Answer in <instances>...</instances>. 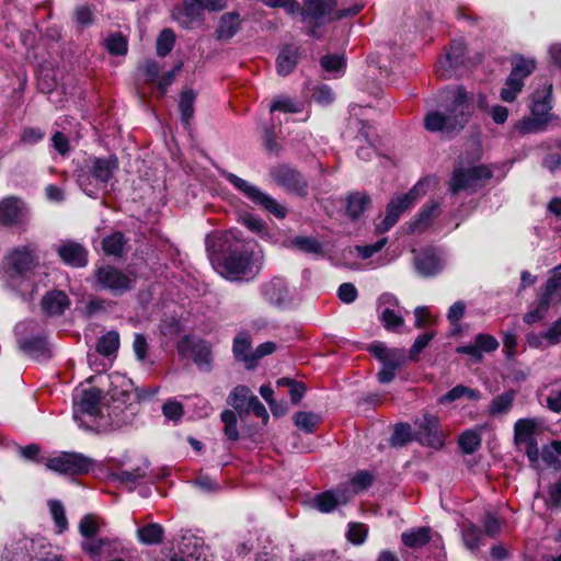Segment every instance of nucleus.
<instances>
[{"instance_id": "12", "label": "nucleus", "mask_w": 561, "mask_h": 561, "mask_svg": "<svg viewBox=\"0 0 561 561\" xmlns=\"http://www.w3.org/2000/svg\"><path fill=\"white\" fill-rule=\"evenodd\" d=\"M48 470L60 474H82L90 470L89 458L76 453H61L60 455L45 460Z\"/></svg>"}, {"instance_id": "2", "label": "nucleus", "mask_w": 561, "mask_h": 561, "mask_svg": "<svg viewBox=\"0 0 561 561\" xmlns=\"http://www.w3.org/2000/svg\"><path fill=\"white\" fill-rule=\"evenodd\" d=\"M1 270L4 285L21 298L23 302L32 301L35 291V248L22 244L10 250L2 260Z\"/></svg>"}, {"instance_id": "44", "label": "nucleus", "mask_w": 561, "mask_h": 561, "mask_svg": "<svg viewBox=\"0 0 561 561\" xmlns=\"http://www.w3.org/2000/svg\"><path fill=\"white\" fill-rule=\"evenodd\" d=\"M481 440L482 438L479 431L467 430L460 434L458 445L465 454L470 455L480 447Z\"/></svg>"}, {"instance_id": "34", "label": "nucleus", "mask_w": 561, "mask_h": 561, "mask_svg": "<svg viewBox=\"0 0 561 561\" xmlns=\"http://www.w3.org/2000/svg\"><path fill=\"white\" fill-rule=\"evenodd\" d=\"M536 422L530 419H519L514 425V440L516 446L535 439Z\"/></svg>"}, {"instance_id": "46", "label": "nucleus", "mask_w": 561, "mask_h": 561, "mask_svg": "<svg viewBox=\"0 0 561 561\" xmlns=\"http://www.w3.org/2000/svg\"><path fill=\"white\" fill-rule=\"evenodd\" d=\"M546 148L549 150V153L542 160V164L553 172L561 165V139L547 142Z\"/></svg>"}, {"instance_id": "47", "label": "nucleus", "mask_w": 561, "mask_h": 561, "mask_svg": "<svg viewBox=\"0 0 561 561\" xmlns=\"http://www.w3.org/2000/svg\"><path fill=\"white\" fill-rule=\"evenodd\" d=\"M369 202V197L365 194L355 193L350 195L346 207L347 215L353 219L358 218L365 211Z\"/></svg>"}, {"instance_id": "30", "label": "nucleus", "mask_w": 561, "mask_h": 561, "mask_svg": "<svg viewBox=\"0 0 561 561\" xmlns=\"http://www.w3.org/2000/svg\"><path fill=\"white\" fill-rule=\"evenodd\" d=\"M105 526V522L93 514H88L80 519L79 533L83 537L82 541H89L92 538L98 537L101 529Z\"/></svg>"}, {"instance_id": "7", "label": "nucleus", "mask_w": 561, "mask_h": 561, "mask_svg": "<svg viewBox=\"0 0 561 561\" xmlns=\"http://www.w3.org/2000/svg\"><path fill=\"white\" fill-rule=\"evenodd\" d=\"M102 392L98 388L77 389L73 394V417L80 426L85 424L84 417L94 420L101 412Z\"/></svg>"}, {"instance_id": "61", "label": "nucleus", "mask_w": 561, "mask_h": 561, "mask_svg": "<svg viewBox=\"0 0 561 561\" xmlns=\"http://www.w3.org/2000/svg\"><path fill=\"white\" fill-rule=\"evenodd\" d=\"M322 68L330 73L343 71L345 61L341 55H325L320 59Z\"/></svg>"}, {"instance_id": "20", "label": "nucleus", "mask_w": 561, "mask_h": 561, "mask_svg": "<svg viewBox=\"0 0 561 561\" xmlns=\"http://www.w3.org/2000/svg\"><path fill=\"white\" fill-rule=\"evenodd\" d=\"M348 491H343L341 485L336 489L324 491L314 497L316 507L322 513H330L337 505L348 502Z\"/></svg>"}, {"instance_id": "1", "label": "nucleus", "mask_w": 561, "mask_h": 561, "mask_svg": "<svg viewBox=\"0 0 561 561\" xmlns=\"http://www.w3.org/2000/svg\"><path fill=\"white\" fill-rule=\"evenodd\" d=\"M222 257L219 272L230 280L252 279L262 267V251L253 239H245L236 228L226 230L218 238Z\"/></svg>"}, {"instance_id": "27", "label": "nucleus", "mask_w": 561, "mask_h": 561, "mask_svg": "<svg viewBox=\"0 0 561 561\" xmlns=\"http://www.w3.org/2000/svg\"><path fill=\"white\" fill-rule=\"evenodd\" d=\"M482 394L479 390L469 388L465 385H457L451 388L446 394L438 399V403L446 404L451 403L460 399H467L469 401L481 400Z\"/></svg>"}, {"instance_id": "62", "label": "nucleus", "mask_w": 561, "mask_h": 561, "mask_svg": "<svg viewBox=\"0 0 561 561\" xmlns=\"http://www.w3.org/2000/svg\"><path fill=\"white\" fill-rule=\"evenodd\" d=\"M146 83L153 85L159 78L160 67L156 60H146L139 66Z\"/></svg>"}, {"instance_id": "11", "label": "nucleus", "mask_w": 561, "mask_h": 561, "mask_svg": "<svg viewBox=\"0 0 561 561\" xmlns=\"http://www.w3.org/2000/svg\"><path fill=\"white\" fill-rule=\"evenodd\" d=\"M492 172L486 165H474L467 170L462 168L455 169L449 182V188L453 194L460 191H473L481 182L491 179Z\"/></svg>"}, {"instance_id": "15", "label": "nucleus", "mask_w": 561, "mask_h": 561, "mask_svg": "<svg viewBox=\"0 0 561 561\" xmlns=\"http://www.w3.org/2000/svg\"><path fill=\"white\" fill-rule=\"evenodd\" d=\"M417 427L416 438L424 445L433 448H440L444 445L445 436L439 430V420L432 414H425L415 422Z\"/></svg>"}, {"instance_id": "56", "label": "nucleus", "mask_w": 561, "mask_h": 561, "mask_svg": "<svg viewBox=\"0 0 561 561\" xmlns=\"http://www.w3.org/2000/svg\"><path fill=\"white\" fill-rule=\"evenodd\" d=\"M105 46L112 55H125L127 53V41L121 33L111 34L106 41Z\"/></svg>"}, {"instance_id": "19", "label": "nucleus", "mask_w": 561, "mask_h": 561, "mask_svg": "<svg viewBox=\"0 0 561 561\" xmlns=\"http://www.w3.org/2000/svg\"><path fill=\"white\" fill-rule=\"evenodd\" d=\"M465 55V45L460 41H454L445 56L436 68V73L442 78H449L456 67L462 62Z\"/></svg>"}, {"instance_id": "36", "label": "nucleus", "mask_w": 561, "mask_h": 561, "mask_svg": "<svg viewBox=\"0 0 561 561\" xmlns=\"http://www.w3.org/2000/svg\"><path fill=\"white\" fill-rule=\"evenodd\" d=\"M164 530L159 524H148L137 530V538L145 545H158L163 540Z\"/></svg>"}, {"instance_id": "25", "label": "nucleus", "mask_w": 561, "mask_h": 561, "mask_svg": "<svg viewBox=\"0 0 561 561\" xmlns=\"http://www.w3.org/2000/svg\"><path fill=\"white\" fill-rule=\"evenodd\" d=\"M541 298L550 306L561 304V264L554 267L553 275L546 282Z\"/></svg>"}, {"instance_id": "22", "label": "nucleus", "mask_w": 561, "mask_h": 561, "mask_svg": "<svg viewBox=\"0 0 561 561\" xmlns=\"http://www.w3.org/2000/svg\"><path fill=\"white\" fill-rule=\"evenodd\" d=\"M414 266L417 273L424 277L436 275L442 270L440 260L433 251H424L414 259Z\"/></svg>"}, {"instance_id": "8", "label": "nucleus", "mask_w": 561, "mask_h": 561, "mask_svg": "<svg viewBox=\"0 0 561 561\" xmlns=\"http://www.w3.org/2000/svg\"><path fill=\"white\" fill-rule=\"evenodd\" d=\"M98 286L110 290L115 296H121L130 290L135 283L131 273H125L112 265H103L94 272Z\"/></svg>"}, {"instance_id": "18", "label": "nucleus", "mask_w": 561, "mask_h": 561, "mask_svg": "<svg viewBox=\"0 0 561 561\" xmlns=\"http://www.w3.org/2000/svg\"><path fill=\"white\" fill-rule=\"evenodd\" d=\"M61 261L72 267H84L88 264V250L79 242L64 241L57 248Z\"/></svg>"}, {"instance_id": "21", "label": "nucleus", "mask_w": 561, "mask_h": 561, "mask_svg": "<svg viewBox=\"0 0 561 561\" xmlns=\"http://www.w3.org/2000/svg\"><path fill=\"white\" fill-rule=\"evenodd\" d=\"M121 547L118 539L114 537H95L81 542V549L91 557H100L103 553L116 552Z\"/></svg>"}, {"instance_id": "3", "label": "nucleus", "mask_w": 561, "mask_h": 561, "mask_svg": "<svg viewBox=\"0 0 561 561\" xmlns=\"http://www.w3.org/2000/svg\"><path fill=\"white\" fill-rule=\"evenodd\" d=\"M473 94L463 87L447 92L443 111L428 112L424 118L430 131L453 133L463 129L472 116Z\"/></svg>"}, {"instance_id": "50", "label": "nucleus", "mask_w": 561, "mask_h": 561, "mask_svg": "<svg viewBox=\"0 0 561 561\" xmlns=\"http://www.w3.org/2000/svg\"><path fill=\"white\" fill-rule=\"evenodd\" d=\"M462 538L466 547L472 551L483 546L482 531L473 524H469L462 530Z\"/></svg>"}, {"instance_id": "23", "label": "nucleus", "mask_w": 561, "mask_h": 561, "mask_svg": "<svg viewBox=\"0 0 561 561\" xmlns=\"http://www.w3.org/2000/svg\"><path fill=\"white\" fill-rule=\"evenodd\" d=\"M41 305L48 316H58L69 306V299L64 291L51 290L42 298Z\"/></svg>"}, {"instance_id": "42", "label": "nucleus", "mask_w": 561, "mask_h": 561, "mask_svg": "<svg viewBox=\"0 0 561 561\" xmlns=\"http://www.w3.org/2000/svg\"><path fill=\"white\" fill-rule=\"evenodd\" d=\"M515 400V392L513 390L505 391L496 396L490 403L489 412L492 415H500L507 413Z\"/></svg>"}, {"instance_id": "17", "label": "nucleus", "mask_w": 561, "mask_h": 561, "mask_svg": "<svg viewBox=\"0 0 561 561\" xmlns=\"http://www.w3.org/2000/svg\"><path fill=\"white\" fill-rule=\"evenodd\" d=\"M34 539L21 537L4 548L0 561H34Z\"/></svg>"}, {"instance_id": "33", "label": "nucleus", "mask_w": 561, "mask_h": 561, "mask_svg": "<svg viewBox=\"0 0 561 561\" xmlns=\"http://www.w3.org/2000/svg\"><path fill=\"white\" fill-rule=\"evenodd\" d=\"M204 7L199 0H184L183 16L184 21L181 23L185 27H193L195 23H201L204 16Z\"/></svg>"}, {"instance_id": "24", "label": "nucleus", "mask_w": 561, "mask_h": 561, "mask_svg": "<svg viewBox=\"0 0 561 561\" xmlns=\"http://www.w3.org/2000/svg\"><path fill=\"white\" fill-rule=\"evenodd\" d=\"M251 336L248 332H240L233 340V355L245 364L247 368H254L253 353H250Z\"/></svg>"}, {"instance_id": "43", "label": "nucleus", "mask_w": 561, "mask_h": 561, "mask_svg": "<svg viewBox=\"0 0 561 561\" xmlns=\"http://www.w3.org/2000/svg\"><path fill=\"white\" fill-rule=\"evenodd\" d=\"M253 397L250 388L247 386H237L228 396V404L233 407L239 413H243V410L250 399Z\"/></svg>"}, {"instance_id": "5", "label": "nucleus", "mask_w": 561, "mask_h": 561, "mask_svg": "<svg viewBox=\"0 0 561 561\" xmlns=\"http://www.w3.org/2000/svg\"><path fill=\"white\" fill-rule=\"evenodd\" d=\"M117 169L116 157L90 158L79 171L77 182L88 196L96 197L100 191L106 188Z\"/></svg>"}, {"instance_id": "37", "label": "nucleus", "mask_w": 561, "mask_h": 561, "mask_svg": "<svg viewBox=\"0 0 561 561\" xmlns=\"http://www.w3.org/2000/svg\"><path fill=\"white\" fill-rule=\"evenodd\" d=\"M549 110L550 106L546 101L535 102L531 112L533 115L537 118L531 123L523 122L520 124L522 131L528 133L540 129V125H542L547 121L546 118H543V116L549 112Z\"/></svg>"}, {"instance_id": "10", "label": "nucleus", "mask_w": 561, "mask_h": 561, "mask_svg": "<svg viewBox=\"0 0 561 561\" xmlns=\"http://www.w3.org/2000/svg\"><path fill=\"white\" fill-rule=\"evenodd\" d=\"M536 68L535 61L518 58L514 61L510 76L501 90L500 98L504 102H513L524 87V79Z\"/></svg>"}, {"instance_id": "40", "label": "nucleus", "mask_w": 561, "mask_h": 561, "mask_svg": "<svg viewBox=\"0 0 561 561\" xmlns=\"http://www.w3.org/2000/svg\"><path fill=\"white\" fill-rule=\"evenodd\" d=\"M71 19L77 28L84 30L94 22V7L90 4H80L73 9Z\"/></svg>"}, {"instance_id": "35", "label": "nucleus", "mask_w": 561, "mask_h": 561, "mask_svg": "<svg viewBox=\"0 0 561 561\" xmlns=\"http://www.w3.org/2000/svg\"><path fill=\"white\" fill-rule=\"evenodd\" d=\"M222 175L227 181H229L237 190L242 192L250 201L253 203H256L260 195L262 194V191L255 186L249 183L248 181L237 176L233 173L224 172Z\"/></svg>"}, {"instance_id": "64", "label": "nucleus", "mask_w": 561, "mask_h": 561, "mask_svg": "<svg viewBox=\"0 0 561 561\" xmlns=\"http://www.w3.org/2000/svg\"><path fill=\"white\" fill-rule=\"evenodd\" d=\"M412 432L409 424H398L394 427L393 434L390 438L392 446H402L411 440Z\"/></svg>"}, {"instance_id": "49", "label": "nucleus", "mask_w": 561, "mask_h": 561, "mask_svg": "<svg viewBox=\"0 0 561 561\" xmlns=\"http://www.w3.org/2000/svg\"><path fill=\"white\" fill-rule=\"evenodd\" d=\"M195 98L196 95L192 90H185L181 94L179 108L181 112V119L185 125H188L193 117Z\"/></svg>"}, {"instance_id": "57", "label": "nucleus", "mask_w": 561, "mask_h": 561, "mask_svg": "<svg viewBox=\"0 0 561 561\" xmlns=\"http://www.w3.org/2000/svg\"><path fill=\"white\" fill-rule=\"evenodd\" d=\"M270 110L271 112L298 113L301 111V104L287 96H279L273 101Z\"/></svg>"}, {"instance_id": "38", "label": "nucleus", "mask_w": 561, "mask_h": 561, "mask_svg": "<svg viewBox=\"0 0 561 561\" xmlns=\"http://www.w3.org/2000/svg\"><path fill=\"white\" fill-rule=\"evenodd\" d=\"M202 548V543L199 539L193 536L183 537L182 546L180 548L181 552L185 554V557L174 556L170 561H198L199 552L198 549Z\"/></svg>"}, {"instance_id": "59", "label": "nucleus", "mask_w": 561, "mask_h": 561, "mask_svg": "<svg viewBox=\"0 0 561 561\" xmlns=\"http://www.w3.org/2000/svg\"><path fill=\"white\" fill-rule=\"evenodd\" d=\"M221 421L225 424V434L231 440L239 438V432L237 427V415L231 410H225L221 413Z\"/></svg>"}, {"instance_id": "13", "label": "nucleus", "mask_w": 561, "mask_h": 561, "mask_svg": "<svg viewBox=\"0 0 561 561\" xmlns=\"http://www.w3.org/2000/svg\"><path fill=\"white\" fill-rule=\"evenodd\" d=\"M270 175L273 181L283 187L286 192L297 196H306L308 193V182L296 169L280 164L271 169Z\"/></svg>"}, {"instance_id": "14", "label": "nucleus", "mask_w": 561, "mask_h": 561, "mask_svg": "<svg viewBox=\"0 0 561 561\" xmlns=\"http://www.w3.org/2000/svg\"><path fill=\"white\" fill-rule=\"evenodd\" d=\"M178 352L181 356H192L196 366L204 371L211 368V346L208 342L199 340L194 342L190 336H184L178 342Z\"/></svg>"}, {"instance_id": "55", "label": "nucleus", "mask_w": 561, "mask_h": 561, "mask_svg": "<svg viewBox=\"0 0 561 561\" xmlns=\"http://www.w3.org/2000/svg\"><path fill=\"white\" fill-rule=\"evenodd\" d=\"M175 35L172 30H163L157 39V54L160 57L167 56L173 48Z\"/></svg>"}, {"instance_id": "6", "label": "nucleus", "mask_w": 561, "mask_h": 561, "mask_svg": "<svg viewBox=\"0 0 561 561\" xmlns=\"http://www.w3.org/2000/svg\"><path fill=\"white\" fill-rule=\"evenodd\" d=\"M428 185L430 180H422L408 193L394 196L387 205L386 217L382 222L377 226V231L382 233L391 229L397 224L400 216L412 207L419 198L426 194Z\"/></svg>"}, {"instance_id": "54", "label": "nucleus", "mask_w": 561, "mask_h": 561, "mask_svg": "<svg viewBox=\"0 0 561 561\" xmlns=\"http://www.w3.org/2000/svg\"><path fill=\"white\" fill-rule=\"evenodd\" d=\"M182 64L176 65L172 70L159 76L156 83L152 85L157 89V94L159 98H163L169 89V87L173 83L178 72L181 70Z\"/></svg>"}, {"instance_id": "53", "label": "nucleus", "mask_w": 561, "mask_h": 561, "mask_svg": "<svg viewBox=\"0 0 561 561\" xmlns=\"http://www.w3.org/2000/svg\"><path fill=\"white\" fill-rule=\"evenodd\" d=\"M380 320L388 331L393 332H397L404 324L402 316L389 307L382 309Z\"/></svg>"}, {"instance_id": "45", "label": "nucleus", "mask_w": 561, "mask_h": 561, "mask_svg": "<svg viewBox=\"0 0 561 561\" xmlns=\"http://www.w3.org/2000/svg\"><path fill=\"white\" fill-rule=\"evenodd\" d=\"M439 214V204L436 202H432L430 205H426L419 214L415 222L414 230L422 231L427 228L431 222L438 216Z\"/></svg>"}, {"instance_id": "60", "label": "nucleus", "mask_w": 561, "mask_h": 561, "mask_svg": "<svg viewBox=\"0 0 561 561\" xmlns=\"http://www.w3.org/2000/svg\"><path fill=\"white\" fill-rule=\"evenodd\" d=\"M549 308L550 305L543 298L540 297L537 306L534 309L526 312V314L524 316V321L527 324H534L536 322L541 321L548 313Z\"/></svg>"}, {"instance_id": "31", "label": "nucleus", "mask_w": 561, "mask_h": 561, "mask_svg": "<svg viewBox=\"0 0 561 561\" xmlns=\"http://www.w3.org/2000/svg\"><path fill=\"white\" fill-rule=\"evenodd\" d=\"M401 540L409 548L424 547L431 540V529L428 527L412 528L401 535Z\"/></svg>"}, {"instance_id": "63", "label": "nucleus", "mask_w": 561, "mask_h": 561, "mask_svg": "<svg viewBox=\"0 0 561 561\" xmlns=\"http://www.w3.org/2000/svg\"><path fill=\"white\" fill-rule=\"evenodd\" d=\"M434 337V333L432 332H425L423 334H420L413 345L410 348L409 352V358L412 362H416L419 359V354L430 344L432 339Z\"/></svg>"}, {"instance_id": "9", "label": "nucleus", "mask_w": 561, "mask_h": 561, "mask_svg": "<svg viewBox=\"0 0 561 561\" xmlns=\"http://www.w3.org/2000/svg\"><path fill=\"white\" fill-rule=\"evenodd\" d=\"M31 211L26 203L14 195L0 199V224L8 228L22 229L28 224Z\"/></svg>"}, {"instance_id": "41", "label": "nucleus", "mask_w": 561, "mask_h": 561, "mask_svg": "<svg viewBox=\"0 0 561 561\" xmlns=\"http://www.w3.org/2000/svg\"><path fill=\"white\" fill-rule=\"evenodd\" d=\"M126 240L122 232H114L102 240V249L106 255L122 256Z\"/></svg>"}, {"instance_id": "51", "label": "nucleus", "mask_w": 561, "mask_h": 561, "mask_svg": "<svg viewBox=\"0 0 561 561\" xmlns=\"http://www.w3.org/2000/svg\"><path fill=\"white\" fill-rule=\"evenodd\" d=\"M255 204L262 206L275 217L280 219L285 218L287 214V209L284 205L279 204L275 198L264 192H262Z\"/></svg>"}, {"instance_id": "29", "label": "nucleus", "mask_w": 561, "mask_h": 561, "mask_svg": "<svg viewBox=\"0 0 561 561\" xmlns=\"http://www.w3.org/2000/svg\"><path fill=\"white\" fill-rule=\"evenodd\" d=\"M262 294L266 301L280 306L287 299V288L282 279H273L262 287Z\"/></svg>"}, {"instance_id": "32", "label": "nucleus", "mask_w": 561, "mask_h": 561, "mask_svg": "<svg viewBox=\"0 0 561 561\" xmlns=\"http://www.w3.org/2000/svg\"><path fill=\"white\" fill-rule=\"evenodd\" d=\"M373 483V476L367 471L356 472L350 483L341 484L343 491H348V501H351L356 494L368 489Z\"/></svg>"}, {"instance_id": "58", "label": "nucleus", "mask_w": 561, "mask_h": 561, "mask_svg": "<svg viewBox=\"0 0 561 561\" xmlns=\"http://www.w3.org/2000/svg\"><path fill=\"white\" fill-rule=\"evenodd\" d=\"M368 535V527L362 523L348 524V530L346 537L348 541L354 545H362L365 542Z\"/></svg>"}, {"instance_id": "16", "label": "nucleus", "mask_w": 561, "mask_h": 561, "mask_svg": "<svg viewBox=\"0 0 561 561\" xmlns=\"http://www.w3.org/2000/svg\"><path fill=\"white\" fill-rule=\"evenodd\" d=\"M19 352L28 357L35 358V321L30 318L19 321L13 330Z\"/></svg>"}, {"instance_id": "52", "label": "nucleus", "mask_w": 561, "mask_h": 561, "mask_svg": "<svg viewBox=\"0 0 561 561\" xmlns=\"http://www.w3.org/2000/svg\"><path fill=\"white\" fill-rule=\"evenodd\" d=\"M119 346V335L115 331L104 334L98 342L96 350L102 355H111L117 351Z\"/></svg>"}, {"instance_id": "28", "label": "nucleus", "mask_w": 561, "mask_h": 561, "mask_svg": "<svg viewBox=\"0 0 561 561\" xmlns=\"http://www.w3.org/2000/svg\"><path fill=\"white\" fill-rule=\"evenodd\" d=\"M298 60V48L294 45L285 46L277 56L276 67L280 76L289 75L296 67Z\"/></svg>"}, {"instance_id": "39", "label": "nucleus", "mask_w": 561, "mask_h": 561, "mask_svg": "<svg viewBox=\"0 0 561 561\" xmlns=\"http://www.w3.org/2000/svg\"><path fill=\"white\" fill-rule=\"evenodd\" d=\"M47 505L49 515L55 523L57 534H62L68 529V519L65 506L58 500H49Z\"/></svg>"}, {"instance_id": "48", "label": "nucleus", "mask_w": 561, "mask_h": 561, "mask_svg": "<svg viewBox=\"0 0 561 561\" xmlns=\"http://www.w3.org/2000/svg\"><path fill=\"white\" fill-rule=\"evenodd\" d=\"M294 420L295 425L306 433H313L321 422L320 415L312 412H298Z\"/></svg>"}, {"instance_id": "4", "label": "nucleus", "mask_w": 561, "mask_h": 561, "mask_svg": "<svg viewBox=\"0 0 561 561\" xmlns=\"http://www.w3.org/2000/svg\"><path fill=\"white\" fill-rule=\"evenodd\" d=\"M362 5L354 4L347 9H337L336 0H305L300 14L304 23L309 26V34L319 37L318 28L327 23L354 16Z\"/></svg>"}, {"instance_id": "26", "label": "nucleus", "mask_w": 561, "mask_h": 561, "mask_svg": "<svg viewBox=\"0 0 561 561\" xmlns=\"http://www.w3.org/2000/svg\"><path fill=\"white\" fill-rule=\"evenodd\" d=\"M240 16L236 12L226 13L220 18L216 30V37L219 41L232 38L240 27Z\"/></svg>"}]
</instances>
